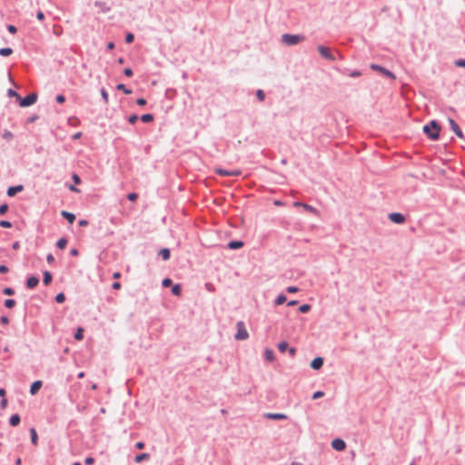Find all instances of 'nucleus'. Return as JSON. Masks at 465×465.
Segmentation results:
<instances>
[{
    "instance_id": "obj_1",
    "label": "nucleus",
    "mask_w": 465,
    "mask_h": 465,
    "mask_svg": "<svg viewBox=\"0 0 465 465\" xmlns=\"http://www.w3.org/2000/svg\"><path fill=\"white\" fill-rule=\"evenodd\" d=\"M440 130L441 127L436 120H431L429 124L423 126V133L431 141H437L440 139Z\"/></svg>"
},
{
    "instance_id": "obj_2",
    "label": "nucleus",
    "mask_w": 465,
    "mask_h": 465,
    "mask_svg": "<svg viewBox=\"0 0 465 465\" xmlns=\"http://www.w3.org/2000/svg\"><path fill=\"white\" fill-rule=\"evenodd\" d=\"M304 39L305 37L302 35L283 34L282 35V42L288 46L298 45Z\"/></svg>"
},
{
    "instance_id": "obj_3",
    "label": "nucleus",
    "mask_w": 465,
    "mask_h": 465,
    "mask_svg": "<svg viewBox=\"0 0 465 465\" xmlns=\"http://www.w3.org/2000/svg\"><path fill=\"white\" fill-rule=\"evenodd\" d=\"M37 94L30 93L25 97L18 96V104L21 107H28L33 105L37 101Z\"/></svg>"
},
{
    "instance_id": "obj_4",
    "label": "nucleus",
    "mask_w": 465,
    "mask_h": 465,
    "mask_svg": "<svg viewBox=\"0 0 465 465\" xmlns=\"http://www.w3.org/2000/svg\"><path fill=\"white\" fill-rule=\"evenodd\" d=\"M237 327V332L234 335V338L238 341H243L246 340L249 336L248 331L245 328V325L243 322H238L236 324Z\"/></svg>"
},
{
    "instance_id": "obj_5",
    "label": "nucleus",
    "mask_w": 465,
    "mask_h": 465,
    "mask_svg": "<svg viewBox=\"0 0 465 465\" xmlns=\"http://www.w3.org/2000/svg\"><path fill=\"white\" fill-rule=\"evenodd\" d=\"M317 50L320 53V54L326 60L335 61L336 57L329 47L324 45H318Z\"/></svg>"
},
{
    "instance_id": "obj_6",
    "label": "nucleus",
    "mask_w": 465,
    "mask_h": 465,
    "mask_svg": "<svg viewBox=\"0 0 465 465\" xmlns=\"http://www.w3.org/2000/svg\"><path fill=\"white\" fill-rule=\"evenodd\" d=\"M371 68L374 71L380 72L381 74L390 79H395V74L391 71L380 64H371Z\"/></svg>"
},
{
    "instance_id": "obj_7",
    "label": "nucleus",
    "mask_w": 465,
    "mask_h": 465,
    "mask_svg": "<svg viewBox=\"0 0 465 465\" xmlns=\"http://www.w3.org/2000/svg\"><path fill=\"white\" fill-rule=\"evenodd\" d=\"M215 173L221 176H239L241 175L242 172L238 169L229 171L223 168H216Z\"/></svg>"
},
{
    "instance_id": "obj_8",
    "label": "nucleus",
    "mask_w": 465,
    "mask_h": 465,
    "mask_svg": "<svg viewBox=\"0 0 465 465\" xmlns=\"http://www.w3.org/2000/svg\"><path fill=\"white\" fill-rule=\"evenodd\" d=\"M388 217L391 223L396 224H402L405 222V216L401 213H391Z\"/></svg>"
},
{
    "instance_id": "obj_9",
    "label": "nucleus",
    "mask_w": 465,
    "mask_h": 465,
    "mask_svg": "<svg viewBox=\"0 0 465 465\" xmlns=\"http://www.w3.org/2000/svg\"><path fill=\"white\" fill-rule=\"evenodd\" d=\"M39 284V278L35 275H30L26 278L25 286L29 290L35 289Z\"/></svg>"
},
{
    "instance_id": "obj_10",
    "label": "nucleus",
    "mask_w": 465,
    "mask_h": 465,
    "mask_svg": "<svg viewBox=\"0 0 465 465\" xmlns=\"http://www.w3.org/2000/svg\"><path fill=\"white\" fill-rule=\"evenodd\" d=\"M331 447L337 451H342L346 449V443L342 439L336 438L331 441Z\"/></svg>"
},
{
    "instance_id": "obj_11",
    "label": "nucleus",
    "mask_w": 465,
    "mask_h": 465,
    "mask_svg": "<svg viewBox=\"0 0 465 465\" xmlns=\"http://www.w3.org/2000/svg\"><path fill=\"white\" fill-rule=\"evenodd\" d=\"M449 124H450V129L455 133V134L458 137L462 138L463 133H462L460 127L459 126V124L452 118H449Z\"/></svg>"
},
{
    "instance_id": "obj_12",
    "label": "nucleus",
    "mask_w": 465,
    "mask_h": 465,
    "mask_svg": "<svg viewBox=\"0 0 465 465\" xmlns=\"http://www.w3.org/2000/svg\"><path fill=\"white\" fill-rule=\"evenodd\" d=\"M324 360L322 357L317 356L315 357L310 363V367L312 370L318 371L320 370L323 365Z\"/></svg>"
},
{
    "instance_id": "obj_13",
    "label": "nucleus",
    "mask_w": 465,
    "mask_h": 465,
    "mask_svg": "<svg viewBox=\"0 0 465 465\" xmlns=\"http://www.w3.org/2000/svg\"><path fill=\"white\" fill-rule=\"evenodd\" d=\"M23 190H24V185H22V184L10 186V187H8V189L6 191V194L9 197H14L16 193L22 192Z\"/></svg>"
},
{
    "instance_id": "obj_14",
    "label": "nucleus",
    "mask_w": 465,
    "mask_h": 465,
    "mask_svg": "<svg viewBox=\"0 0 465 465\" xmlns=\"http://www.w3.org/2000/svg\"><path fill=\"white\" fill-rule=\"evenodd\" d=\"M264 417L268 420H287V415L284 413H274L268 412L264 414Z\"/></svg>"
},
{
    "instance_id": "obj_15",
    "label": "nucleus",
    "mask_w": 465,
    "mask_h": 465,
    "mask_svg": "<svg viewBox=\"0 0 465 465\" xmlns=\"http://www.w3.org/2000/svg\"><path fill=\"white\" fill-rule=\"evenodd\" d=\"M42 386H43L42 381L37 380V381H34L30 386V390H29L30 394L35 395L40 391Z\"/></svg>"
},
{
    "instance_id": "obj_16",
    "label": "nucleus",
    "mask_w": 465,
    "mask_h": 465,
    "mask_svg": "<svg viewBox=\"0 0 465 465\" xmlns=\"http://www.w3.org/2000/svg\"><path fill=\"white\" fill-rule=\"evenodd\" d=\"M244 245V242L241 240H232L227 243V248L230 250H238Z\"/></svg>"
},
{
    "instance_id": "obj_17",
    "label": "nucleus",
    "mask_w": 465,
    "mask_h": 465,
    "mask_svg": "<svg viewBox=\"0 0 465 465\" xmlns=\"http://www.w3.org/2000/svg\"><path fill=\"white\" fill-rule=\"evenodd\" d=\"M293 204H294V206H302L305 211H307L309 213H314V214L317 213L316 208H314L313 206H312V205H310L308 203H301V202H295Z\"/></svg>"
},
{
    "instance_id": "obj_18",
    "label": "nucleus",
    "mask_w": 465,
    "mask_h": 465,
    "mask_svg": "<svg viewBox=\"0 0 465 465\" xmlns=\"http://www.w3.org/2000/svg\"><path fill=\"white\" fill-rule=\"evenodd\" d=\"M61 215L70 224H73L76 219L75 215L73 213L63 210L61 212Z\"/></svg>"
},
{
    "instance_id": "obj_19",
    "label": "nucleus",
    "mask_w": 465,
    "mask_h": 465,
    "mask_svg": "<svg viewBox=\"0 0 465 465\" xmlns=\"http://www.w3.org/2000/svg\"><path fill=\"white\" fill-rule=\"evenodd\" d=\"M94 5L101 9V12L105 14L111 11V6L108 5L105 2L95 1Z\"/></svg>"
},
{
    "instance_id": "obj_20",
    "label": "nucleus",
    "mask_w": 465,
    "mask_h": 465,
    "mask_svg": "<svg viewBox=\"0 0 465 465\" xmlns=\"http://www.w3.org/2000/svg\"><path fill=\"white\" fill-rule=\"evenodd\" d=\"M158 255L163 260L168 261L171 257V251L169 248H162L158 252Z\"/></svg>"
},
{
    "instance_id": "obj_21",
    "label": "nucleus",
    "mask_w": 465,
    "mask_h": 465,
    "mask_svg": "<svg viewBox=\"0 0 465 465\" xmlns=\"http://www.w3.org/2000/svg\"><path fill=\"white\" fill-rule=\"evenodd\" d=\"M53 281V275L49 271L43 272V283L45 286H48Z\"/></svg>"
},
{
    "instance_id": "obj_22",
    "label": "nucleus",
    "mask_w": 465,
    "mask_h": 465,
    "mask_svg": "<svg viewBox=\"0 0 465 465\" xmlns=\"http://www.w3.org/2000/svg\"><path fill=\"white\" fill-rule=\"evenodd\" d=\"M263 357H264L265 361H270V362L273 361L275 359L273 351L269 348H266L264 350Z\"/></svg>"
},
{
    "instance_id": "obj_23",
    "label": "nucleus",
    "mask_w": 465,
    "mask_h": 465,
    "mask_svg": "<svg viewBox=\"0 0 465 465\" xmlns=\"http://www.w3.org/2000/svg\"><path fill=\"white\" fill-rule=\"evenodd\" d=\"M21 421V417L19 414L15 413V414H13L10 418H9V424L12 426V427H15V426H18L19 423Z\"/></svg>"
},
{
    "instance_id": "obj_24",
    "label": "nucleus",
    "mask_w": 465,
    "mask_h": 465,
    "mask_svg": "<svg viewBox=\"0 0 465 465\" xmlns=\"http://www.w3.org/2000/svg\"><path fill=\"white\" fill-rule=\"evenodd\" d=\"M150 454L146 452L139 453L134 457V461L136 463L143 462V460H149Z\"/></svg>"
},
{
    "instance_id": "obj_25",
    "label": "nucleus",
    "mask_w": 465,
    "mask_h": 465,
    "mask_svg": "<svg viewBox=\"0 0 465 465\" xmlns=\"http://www.w3.org/2000/svg\"><path fill=\"white\" fill-rule=\"evenodd\" d=\"M171 292L174 296H180L182 294V285L180 283L173 284Z\"/></svg>"
},
{
    "instance_id": "obj_26",
    "label": "nucleus",
    "mask_w": 465,
    "mask_h": 465,
    "mask_svg": "<svg viewBox=\"0 0 465 465\" xmlns=\"http://www.w3.org/2000/svg\"><path fill=\"white\" fill-rule=\"evenodd\" d=\"M140 119L143 123L148 124L154 120V116L153 114H143L141 115Z\"/></svg>"
},
{
    "instance_id": "obj_27",
    "label": "nucleus",
    "mask_w": 465,
    "mask_h": 465,
    "mask_svg": "<svg viewBox=\"0 0 465 465\" xmlns=\"http://www.w3.org/2000/svg\"><path fill=\"white\" fill-rule=\"evenodd\" d=\"M30 436H31V442L33 445H37L38 442V435L35 428L30 429Z\"/></svg>"
},
{
    "instance_id": "obj_28",
    "label": "nucleus",
    "mask_w": 465,
    "mask_h": 465,
    "mask_svg": "<svg viewBox=\"0 0 465 465\" xmlns=\"http://www.w3.org/2000/svg\"><path fill=\"white\" fill-rule=\"evenodd\" d=\"M67 122H68V124H69V125H71V126H73V127H76V126H78V125L80 124V123H81V122H80V120H79V118H78V117H76V116H70V117L68 118V121H67Z\"/></svg>"
},
{
    "instance_id": "obj_29",
    "label": "nucleus",
    "mask_w": 465,
    "mask_h": 465,
    "mask_svg": "<svg viewBox=\"0 0 465 465\" xmlns=\"http://www.w3.org/2000/svg\"><path fill=\"white\" fill-rule=\"evenodd\" d=\"M286 301H287V297H286V295H285V294H283V293H281V294H279V295L276 297V299H275V301H274V303H275V305H282V304H283Z\"/></svg>"
},
{
    "instance_id": "obj_30",
    "label": "nucleus",
    "mask_w": 465,
    "mask_h": 465,
    "mask_svg": "<svg viewBox=\"0 0 465 465\" xmlns=\"http://www.w3.org/2000/svg\"><path fill=\"white\" fill-rule=\"evenodd\" d=\"M68 241L65 237H62L60 238L57 242H56V247L58 249H64L66 247V244H67Z\"/></svg>"
},
{
    "instance_id": "obj_31",
    "label": "nucleus",
    "mask_w": 465,
    "mask_h": 465,
    "mask_svg": "<svg viewBox=\"0 0 465 465\" xmlns=\"http://www.w3.org/2000/svg\"><path fill=\"white\" fill-rule=\"evenodd\" d=\"M13 54V49L11 47H2L0 48V55L6 57Z\"/></svg>"
},
{
    "instance_id": "obj_32",
    "label": "nucleus",
    "mask_w": 465,
    "mask_h": 465,
    "mask_svg": "<svg viewBox=\"0 0 465 465\" xmlns=\"http://www.w3.org/2000/svg\"><path fill=\"white\" fill-rule=\"evenodd\" d=\"M289 347H290L289 343L285 341L278 343V350L282 353L285 352L286 351H288Z\"/></svg>"
},
{
    "instance_id": "obj_33",
    "label": "nucleus",
    "mask_w": 465,
    "mask_h": 465,
    "mask_svg": "<svg viewBox=\"0 0 465 465\" xmlns=\"http://www.w3.org/2000/svg\"><path fill=\"white\" fill-rule=\"evenodd\" d=\"M116 89L123 91L125 94H131L133 91L125 86L124 84H118Z\"/></svg>"
},
{
    "instance_id": "obj_34",
    "label": "nucleus",
    "mask_w": 465,
    "mask_h": 465,
    "mask_svg": "<svg viewBox=\"0 0 465 465\" xmlns=\"http://www.w3.org/2000/svg\"><path fill=\"white\" fill-rule=\"evenodd\" d=\"M15 304H16V302L14 299H6L4 302V305L7 309H13L15 306Z\"/></svg>"
},
{
    "instance_id": "obj_35",
    "label": "nucleus",
    "mask_w": 465,
    "mask_h": 465,
    "mask_svg": "<svg viewBox=\"0 0 465 465\" xmlns=\"http://www.w3.org/2000/svg\"><path fill=\"white\" fill-rule=\"evenodd\" d=\"M312 309V306L308 303H304V304H302L299 308H298V311L299 312L301 313H307L311 311Z\"/></svg>"
},
{
    "instance_id": "obj_36",
    "label": "nucleus",
    "mask_w": 465,
    "mask_h": 465,
    "mask_svg": "<svg viewBox=\"0 0 465 465\" xmlns=\"http://www.w3.org/2000/svg\"><path fill=\"white\" fill-rule=\"evenodd\" d=\"M74 339L76 341H81L84 339V329L82 327H78L75 333H74Z\"/></svg>"
},
{
    "instance_id": "obj_37",
    "label": "nucleus",
    "mask_w": 465,
    "mask_h": 465,
    "mask_svg": "<svg viewBox=\"0 0 465 465\" xmlns=\"http://www.w3.org/2000/svg\"><path fill=\"white\" fill-rule=\"evenodd\" d=\"M343 74H346L348 76L352 78H357L361 75V72L359 70H352L351 72H343Z\"/></svg>"
},
{
    "instance_id": "obj_38",
    "label": "nucleus",
    "mask_w": 465,
    "mask_h": 465,
    "mask_svg": "<svg viewBox=\"0 0 465 465\" xmlns=\"http://www.w3.org/2000/svg\"><path fill=\"white\" fill-rule=\"evenodd\" d=\"M2 137L7 141H11L14 138V134L9 130H4Z\"/></svg>"
},
{
    "instance_id": "obj_39",
    "label": "nucleus",
    "mask_w": 465,
    "mask_h": 465,
    "mask_svg": "<svg viewBox=\"0 0 465 465\" xmlns=\"http://www.w3.org/2000/svg\"><path fill=\"white\" fill-rule=\"evenodd\" d=\"M54 301L57 302V303H63L65 301V295L64 292H59L55 295L54 297Z\"/></svg>"
},
{
    "instance_id": "obj_40",
    "label": "nucleus",
    "mask_w": 465,
    "mask_h": 465,
    "mask_svg": "<svg viewBox=\"0 0 465 465\" xmlns=\"http://www.w3.org/2000/svg\"><path fill=\"white\" fill-rule=\"evenodd\" d=\"M173 280L171 278H164L163 281H162V286L163 288H167V287H172L173 286Z\"/></svg>"
},
{
    "instance_id": "obj_41",
    "label": "nucleus",
    "mask_w": 465,
    "mask_h": 465,
    "mask_svg": "<svg viewBox=\"0 0 465 465\" xmlns=\"http://www.w3.org/2000/svg\"><path fill=\"white\" fill-rule=\"evenodd\" d=\"M3 294L12 296L15 293V290L12 287H5L2 291Z\"/></svg>"
},
{
    "instance_id": "obj_42",
    "label": "nucleus",
    "mask_w": 465,
    "mask_h": 465,
    "mask_svg": "<svg viewBox=\"0 0 465 465\" xmlns=\"http://www.w3.org/2000/svg\"><path fill=\"white\" fill-rule=\"evenodd\" d=\"M126 44H132L134 41V35L133 33H127L124 37Z\"/></svg>"
},
{
    "instance_id": "obj_43",
    "label": "nucleus",
    "mask_w": 465,
    "mask_h": 465,
    "mask_svg": "<svg viewBox=\"0 0 465 465\" xmlns=\"http://www.w3.org/2000/svg\"><path fill=\"white\" fill-rule=\"evenodd\" d=\"M256 97L260 102H263L265 99V93L262 89L256 91Z\"/></svg>"
},
{
    "instance_id": "obj_44",
    "label": "nucleus",
    "mask_w": 465,
    "mask_h": 465,
    "mask_svg": "<svg viewBox=\"0 0 465 465\" xmlns=\"http://www.w3.org/2000/svg\"><path fill=\"white\" fill-rule=\"evenodd\" d=\"M138 193H129L126 195L127 200H129L130 202H135L138 199Z\"/></svg>"
},
{
    "instance_id": "obj_45",
    "label": "nucleus",
    "mask_w": 465,
    "mask_h": 465,
    "mask_svg": "<svg viewBox=\"0 0 465 465\" xmlns=\"http://www.w3.org/2000/svg\"><path fill=\"white\" fill-rule=\"evenodd\" d=\"M101 95H102V98H103L104 104H108V101H109L108 93L104 87L101 89Z\"/></svg>"
},
{
    "instance_id": "obj_46",
    "label": "nucleus",
    "mask_w": 465,
    "mask_h": 465,
    "mask_svg": "<svg viewBox=\"0 0 465 465\" xmlns=\"http://www.w3.org/2000/svg\"><path fill=\"white\" fill-rule=\"evenodd\" d=\"M9 209V206L7 203H3L0 205V215H5Z\"/></svg>"
},
{
    "instance_id": "obj_47",
    "label": "nucleus",
    "mask_w": 465,
    "mask_h": 465,
    "mask_svg": "<svg viewBox=\"0 0 465 465\" xmlns=\"http://www.w3.org/2000/svg\"><path fill=\"white\" fill-rule=\"evenodd\" d=\"M139 117L137 114H131L129 117H128V123L131 124H134L137 121H138Z\"/></svg>"
},
{
    "instance_id": "obj_48",
    "label": "nucleus",
    "mask_w": 465,
    "mask_h": 465,
    "mask_svg": "<svg viewBox=\"0 0 465 465\" xmlns=\"http://www.w3.org/2000/svg\"><path fill=\"white\" fill-rule=\"evenodd\" d=\"M0 226L3 228H11L13 225L12 223L7 220H1Z\"/></svg>"
},
{
    "instance_id": "obj_49",
    "label": "nucleus",
    "mask_w": 465,
    "mask_h": 465,
    "mask_svg": "<svg viewBox=\"0 0 465 465\" xmlns=\"http://www.w3.org/2000/svg\"><path fill=\"white\" fill-rule=\"evenodd\" d=\"M7 95L9 97H15L17 100H18V96H20L16 91H15L14 89H11V88L7 90Z\"/></svg>"
},
{
    "instance_id": "obj_50",
    "label": "nucleus",
    "mask_w": 465,
    "mask_h": 465,
    "mask_svg": "<svg viewBox=\"0 0 465 465\" xmlns=\"http://www.w3.org/2000/svg\"><path fill=\"white\" fill-rule=\"evenodd\" d=\"M6 29L12 35H15L17 32V28L14 25H7Z\"/></svg>"
},
{
    "instance_id": "obj_51",
    "label": "nucleus",
    "mask_w": 465,
    "mask_h": 465,
    "mask_svg": "<svg viewBox=\"0 0 465 465\" xmlns=\"http://www.w3.org/2000/svg\"><path fill=\"white\" fill-rule=\"evenodd\" d=\"M55 101L58 103V104H64L65 102V96L64 94H57L55 96Z\"/></svg>"
},
{
    "instance_id": "obj_52",
    "label": "nucleus",
    "mask_w": 465,
    "mask_h": 465,
    "mask_svg": "<svg viewBox=\"0 0 465 465\" xmlns=\"http://www.w3.org/2000/svg\"><path fill=\"white\" fill-rule=\"evenodd\" d=\"M72 179H73L74 184H80L82 182L80 176L77 173H73Z\"/></svg>"
},
{
    "instance_id": "obj_53",
    "label": "nucleus",
    "mask_w": 465,
    "mask_h": 465,
    "mask_svg": "<svg viewBox=\"0 0 465 465\" xmlns=\"http://www.w3.org/2000/svg\"><path fill=\"white\" fill-rule=\"evenodd\" d=\"M455 65L458 67L465 68V59H458L455 61Z\"/></svg>"
},
{
    "instance_id": "obj_54",
    "label": "nucleus",
    "mask_w": 465,
    "mask_h": 465,
    "mask_svg": "<svg viewBox=\"0 0 465 465\" xmlns=\"http://www.w3.org/2000/svg\"><path fill=\"white\" fill-rule=\"evenodd\" d=\"M323 395H324V392H323V391H315V392L312 394V399H313V400H316V399L322 398Z\"/></svg>"
},
{
    "instance_id": "obj_55",
    "label": "nucleus",
    "mask_w": 465,
    "mask_h": 465,
    "mask_svg": "<svg viewBox=\"0 0 465 465\" xmlns=\"http://www.w3.org/2000/svg\"><path fill=\"white\" fill-rule=\"evenodd\" d=\"M299 291V288L296 286H289L286 288V292L289 293H295Z\"/></svg>"
},
{
    "instance_id": "obj_56",
    "label": "nucleus",
    "mask_w": 465,
    "mask_h": 465,
    "mask_svg": "<svg viewBox=\"0 0 465 465\" xmlns=\"http://www.w3.org/2000/svg\"><path fill=\"white\" fill-rule=\"evenodd\" d=\"M136 104L139 106H144L147 104V102H146V100L143 97H140V98L136 99Z\"/></svg>"
},
{
    "instance_id": "obj_57",
    "label": "nucleus",
    "mask_w": 465,
    "mask_h": 465,
    "mask_svg": "<svg viewBox=\"0 0 465 465\" xmlns=\"http://www.w3.org/2000/svg\"><path fill=\"white\" fill-rule=\"evenodd\" d=\"M94 463V459L93 457L89 456L84 459L85 465H93Z\"/></svg>"
},
{
    "instance_id": "obj_58",
    "label": "nucleus",
    "mask_w": 465,
    "mask_h": 465,
    "mask_svg": "<svg viewBox=\"0 0 465 465\" xmlns=\"http://www.w3.org/2000/svg\"><path fill=\"white\" fill-rule=\"evenodd\" d=\"M124 74L127 77H131L134 75V72L131 68L127 67L124 70Z\"/></svg>"
},
{
    "instance_id": "obj_59",
    "label": "nucleus",
    "mask_w": 465,
    "mask_h": 465,
    "mask_svg": "<svg viewBox=\"0 0 465 465\" xmlns=\"http://www.w3.org/2000/svg\"><path fill=\"white\" fill-rule=\"evenodd\" d=\"M205 288H206L207 291H209L211 292L215 291V288H214L213 284L211 283V282H206L205 283Z\"/></svg>"
},
{
    "instance_id": "obj_60",
    "label": "nucleus",
    "mask_w": 465,
    "mask_h": 465,
    "mask_svg": "<svg viewBox=\"0 0 465 465\" xmlns=\"http://www.w3.org/2000/svg\"><path fill=\"white\" fill-rule=\"evenodd\" d=\"M9 318L7 316H1L0 317V322L4 325L9 324Z\"/></svg>"
},
{
    "instance_id": "obj_61",
    "label": "nucleus",
    "mask_w": 465,
    "mask_h": 465,
    "mask_svg": "<svg viewBox=\"0 0 465 465\" xmlns=\"http://www.w3.org/2000/svg\"><path fill=\"white\" fill-rule=\"evenodd\" d=\"M38 118H39V116H38L37 114H33V115H31L30 117H28V119H27V121H26V122H27L28 124H32V123H34L35 121H36Z\"/></svg>"
},
{
    "instance_id": "obj_62",
    "label": "nucleus",
    "mask_w": 465,
    "mask_h": 465,
    "mask_svg": "<svg viewBox=\"0 0 465 465\" xmlns=\"http://www.w3.org/2000/svg\"><path fill=\"white\" fill-rule=\"evenodd\" d=\"M88 223H89V222L87 220H85V219H81V220L78 221V225L80 227H85V226L88 225Z\"/></svg>"
},
{
    "instance_id": "obj_63",
    "label": "nucleus",
    "mask_w": 465,
    "mask_h": 465,
    "mask_svg": "<svg viewBox=\"0 0 465 465\" xmlns=\"http://www.w3.org/2000/svg\"><path fill=\"white\" fill-rule=\"evenodd\" d=\"M36 18L39 21H44L45 20V14L42 11H38L36 13Z\"/></svg>"
},
{
    "instance_id": "obj_64",
    "label": "nucleus",
    "mask_w": 465,
    "mask_h": 465,
    "mask_svg": "<svg viewBox=\"0 0 465 465\" xmlns=\"http://www.w3.org/2000/svg\"><path fill=\"white\" fill-rule=\"evenodd\" d=\"M9 272V268L6 265H0V273H6Z\"/></svg>"
}]
</instances>
